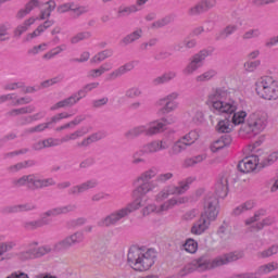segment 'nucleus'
Here are the masks:
<instances>
[{
    "instance_id": "obj_58",
    "label": "nucleus",
    "mask_w": 278,
    "mask_h": 278,
    "mask_svg": "<svg viewBox=\"0 0 278 278\" xmlns=\"http://www.w3.org/2000/svg\"><path fill=\"white\" fill-rule=\"evenodd\" d=\"M179 99L178 92H172L167 94L165 98L159 100L160 105H164V103H175V100Z\"/></svg>"
},
{
    "instance_id": "obj_25",
    "label": "nucleus",
    "mask_w": 278,
    "mask_h": 278,
    "mask_svg": "<svg viewBox=\"0 0 278 278\" xmlns=\"http://www.w3.org/2000/svg\"><path fill=\"white\" fill-rule=\"evenodd\" d=\"M38 21V17H29L25 20L22 24L17 25L13 30L14 38H21L25 34V31H29V27L34 25Z\"/></svg>"
},
{
    "instance_id": "obj_37",
    "label": "nucleus",
    "mask_w": 278,
    "mask_h": 278,
    "mask_svg": "<svg viewBox=\"0 0 278 278\" xmlns=\"http://www.w3.org/2000/svg\"><path fill=\"white\" fill-rule=\"evenodd\" d=\"M255 207V202L253 200L247 201L241 205L237 206L232 211V216H240V214H244V212H249V210H253Z\"/></svg>"
},
{
    "instance_id": "obj_40",
    "label": "nucleus",
    "mask_w": 278,
    "mask_h": 278,
    "mask_svg": "<svg viewBox=\"0 0 278 278\" xmlns=\"http://www.w3.org/2000/svg\"><path fill=\"white\" fill-rule=\"evenodd\" d=\"M49 127H51V123H40L36 126H33L30 128H27L25 130V134L28 136H31V134H42V131H47V129H49Z\"/></svg>"
},
{
    "instance_id": "obj_62",
    "label": "nucleus",
    "mask_w": 278,
    "mask_h": 278,
    "mask_svg": "<svg viewBox=\"0 0 278 278\" xmlns=\"http://www.w3.org/2000/svg\"><path fill=\"white\" fill-rule=\"evenodd\" d=\"M192 121H193V123H195V125H201V123H203V121H205L203 111H199V110L194 111Z\"/></svg>"
},
{
    "instance_id": "obj_41",
    "label": "nucleus",
    "mask_w": 278,
    "mask_h": 278,
    "mask_svg": "<svg viewBox=\"0 0 278 278\" xmlns=\"http://www.w3.org/2000/svg\"><path fill=\"white\" fill-rule=\"evenodd\" d=\"M184 203H188V197H181L178 199L172 198L164 202V206L167 210H173L175 205H184Z\"/></svg>"
},
{
    "instance_id": "obj_26",
    "label": "nucleus",
    "mask_w": 278,
    "mask_h": 278,
    "mask_svg": "<svg viewBox=\"0 0 278 278\" xmlns=\"http://www.w3.org/2000/svg\"><path fill=\"white\" fill-rule=\"evenodd\" d=\"M174 79H177V72L168 71L155 77L152 80V86H164V84H170Z\"/></svg>"
},
{
    "instance_id": "obj_6",
    "label": "nucleus",
    "mask_w": 278,
    "mask_h": 278,
    "mask_svg": "<svg viewBox=\"0 0 278 278\" xmlns=\"http://www.w3.org/2000/svg\"><path fill=\"white\" fill-rule=\"evenodd\" d=\"M208 101L215 114L231 113L238 110V101L230 98L229 90L225 87L213 89L208 94Z\"/></svg>"
},
{
    "instance_id": "obj_22",
    "label": "nucleus",
    "mask_w": 278,
    "mask_h": 278,
    "mask_svg": "<svg viewBox=\"0 0 278 278\" xmlns=\"http://www.w3.org/2000/svg\"><path fill=\"white\" fill-rule=\"evenodd\" d=\"M46 116H47V112L45 111H39L35 114L30 113L28 115L21 116L18 118V125L20 127H26V125H31L33 123L42 121V118H45Z\"/></svg>"
},
{
    "instance_id": "obj_10",
    "label": "nucleus",
    "mask_w": 278,
    "mask_h": 278,
    "mask_svg": "<svg viewBox=\"0 0 278 278\" xmlns=\"http://www.w3.org/2000/svg\"><path fill=\"white\" fill-rule=\"evenodd\" d=\"M256 94L265 101H277L278 81L269 76H264L255 83Z\"/></svg>"
},
{
    "instance_id": "obj_19",
    "label": "nucleus",
    "mask_w": 278,
    "mask_h": 278,
    "mask_svg": "<svg viewBox=\"0 0 278 278\" xmlns=\"http://www.w3.org/2000/svg\"><path fill=\"white\" fill-rule=\"evenodd\" d=\"M149 172H153L154 175L149 179V181L151 184H154V188H152V190L150 192H153L155 190V188H157V184H166V181H170V178L174 177L173 173H165V174H160L157 176V169L155 168H149L148 170H144L143 173H141L139 175V177H142L144 175V173H149ZM156 177V179H155ZM155 179V180H153Z\"/></svg>"
},
{
    "instance_id": "obj_16",
    "label": "nucleus",
    "mask_w": 278,
    "mask_h": 278,
    "mask_svg": "<svg viewBox=\"0 0 278 278\" xmlns=\"http://www.w3.org/2000/svg\"><path fill=\"white\" fill-rule=\"evenodd\" d=\"M169 147L170 146L166 140H152L143 144L140 151L143 155H153L154 153H159V151H166Z\"/></svg>"
},
{
    "instance_id": "obj_47",
    "label": "nucleus",
    "mask_w": 278,
    "mask_h": 278,
    "mask_svg": "<svg viewBox=\"0 0 278 278\" xmlns=\"http://www.w3.org/2000/svg\"><path fill=\"white\" fill-rule=\"evenodd\" d=\"M184 249L187 253L194 254L199 251V243L194 239H187Z\"/></svg>"
},
{
    "instance_id": "obj_7",
    "label": "nucleus",
    "mask_w": 278,
    "mask_h": 278,
    "mask_svg": "<svg viewBox=\"0 0 278 278\" xmlns=\"http://www.w3.org/2000/svg\"><path fill=\"white\" fill-rule=\"evenodd\" d=\"M268 127V114L264 112H256L249 115L247 123L239 129L241 138H254L262 134Z\"/></svg>"
},
{
    "instance_id": "obj_32",
    "label": "nucleus",
    "mask_w": 278,
    "mask_h": 278,
    "mask_svg": "<svg viewBox=\"0 0 278 278\" xmlns=\"http://www.w3.org/2000/svg\"><path fill=\"white\" fill-rule=\"evenodd\" d=\"M140 38H142V28H138V29L134 30L132 33L126 35L121 40V45H123V47H127L129 45H132V42L140 40Z\"/></svg>"
},
{
    "instance_id": "obj_2",
    "label": "nucleus",
    "mask_w": 278,
    "mask_h": 278,
    "mask_svg": "<svg viewBox=\"0 0 278 278\" xmlns=\"http://www.w3.org/2000/svg\"><path fill=\"white\" fill-rule=\"evenodd\" d=\"M86 240V235L84 231H75L72 235L66 236L64 239L58 241L53 245L43 244L35 249H28L17 253V258L21 262H27L28 260H38L49 255V253H60V251H68L72 247H77L84 244Z\"/></svg>"
},
{
    "instance_id": "obj_23",
    "label": "nucleus",
    "mask_w": 278,
    "mask_h": 278,
    "mask_svg": "<svg viewBox=\"0 0 278 278\" xmlns=\"http://www.w3.org/2000/svg\"><path fill=\"white\" fill-rule=\"evenodd\" d=\"M53 25H55V21L47 20L46 22H43V24L39 25L33 33L27 34L24 38V42H29V40L38 38L40 34H43L46 29H49V27H53Z\"/></svg>"
},
{
    "instance_id": "obj_14",
    "label": "nucleus",
    "mask_w": 278,
    "mask_h": 278,
    "mask_svg": "<svg viewBox=\"0 0 278 278\" xmlns=\"http://www.w3.org/2000/svg\"><path fill=\"white\" fill-rule=\"evenodd\" d=\"M229 179H231L230 170H226L219 174L215 184V194H217L219 199H225V197H227L229 193Z\"/></svg>"
},
{
    "instance_id": "obj_38",
    "label": "nucleus",
    "mask_w": 278,
    "mask_h": 278,
    "mask_svg": "<svg viewBox=\"0 0 278 278\" xmlns=\"http://www.w3.org/2000/svg\"><path fill=\"white\" fill-rule=\"evenodd\" d=\"M188 147H190L189 144H187L182 138L178 139L172 147V150L169 152L170 155H179V153H184V151H186V149H188Z\"/></svg>"
},
{
    "instance_id": "obj_33",
    "label": "nucleus",
    "mask_w": 278,
    "mask_h": 278,
    "mask_svg": "<svg viewBox=\"0 0 278 278\" xmlns=\"http://www.w3.org/2000/svg\"><path fill=\"white\" fill-rule=\"evenodd\" d=\"M114 55V50L105 49L103 51L98 52L91 60V64H101V62H105L108 58H112Z\"/></svg>"
},
{
    "instance_id": "obj_21",
    "label": "nucleus",
    "mask_w": 278,
    "mask_h": 278,
    "mask_svg": "<svg viewBox=\"0 0 278 278\" xmlns=\"http://www.w3.org/2000/svg\"><path fill=\"white\" fill-rule=\"evenodd\" d=\"M16 249V241H2L0 242V263L5 260H12V251Z\"/></svg>"
},
{
    "instance_id": "obj_35",
    "label": "nucleus",
    "mask_w": 278,
    "mask_h": 278,
    "mask_svg": "<svg viewBox=\"0 0 278 278\" xmlns=\"http://www.w3.org/2000/svg\"><path fill=\"white\" fill-rule=\"evenodd\" d=\"M175 21L174 15H166L155 22H153L150 26L151 29H162V27H166V25H170Z\"/></svg>"
},
{
    "instance_id": "obj_55",
    "label": "nucleus",
    "mask_w": 278,
    "mask_h": 278,
    "mask_svg": "<svg viewBox=\"0 0 278 278\" xmlns=\"http://www.w3.org/2000/svg\"><path fill=\"white\" fill-rule=\"evenodd\" d=\"M23 228L26 231H36V229H40V222L36 220H26L23 223Z\"/></svg>"
},
{
    "instance_id": "obj_44",
    "label": "nucleus",
    "mask_w": 278,
    "mask_h": 278,
    "mask_svg": "<svg viewBox=\"0 0 278 278\" xmlns=\"http://www.w3.org/2000/svg\"><path fill=\"white\" fill-rule=\"evenodd\" d=\"M90 38H92L91 31H88V30L80 31L71 38V43L77 45L78 42H81V40H90Z\"/></svg>"
},
{
    "instance_id": "obj_15",
    "label": "nucleus",
    "mask_w": 278,
    "mask_h": 278,
    "mask_svg": "<svg viewBox=\"0 0 278 278\" xmlns=\"http://www.w3.org/2000/svg\"><path fill=\"white\" fill-rule=\"evenodd\" d=\"M275 270H278V263L277 262H270L264 265H261L256 271L251 273H243L236 275L235 278H260L263 275H269V273H273Z\"/></svg>"
},
{
    "instance_id": "obj_61",
    "label": "nucleus",
    "mask_w": 278,
    "mask_h": 278,
    "mask_svg": "<svg viewBox=\"0 0 278 278\" xmlns=\"http://www.w3.org/2000/svg\"><path fill=\"white\" fill-rule=\"evenodd\" d=\"M25 8L28 11V14H30L36 8H42V3L39 0H30L26 3Z\"/></svg>"
},
{
    "instance_id": "obj_12",
    "label": "nucleus",
    "mask_w": 278,
    "mask_h": 278,
    "mask_svg": "<svg viewBox=\"0 0 278 278\" xmlns=\"http://www.w3.org/2000/svg\"><path fill=\"white\" fill-rule=\"evenodd\" d=\"M212 55V51L210 50H201L197 54H194L189 64L184 68L182 73L184 75H193L203 66V62H205L206 58H210Z\"/></svg>"
},
{
    "instance_id": "obj_3",
    "label": "nucleus",
    "mask_w": 278,
    "mask_h": 278,
    "mask_svg": "<svg viewBox=\"0 0 278 278\" xmlns=\"http://www.w3.org/2000/svg\"><path fill=\"white\" fill-rule=\"evenodd\" d=\"M242 257H244V252L242 251L229 252L213 260L210 258V255L204 254L185 265L179 271V277L192 275L195 270H198V273H205V270H212L220 266H226V264H231V262H238V260H242Z\"/></svg>"
},
{
    "instance_id": "obj_36",
    "label": "nucleus",
    "mask_w": 278,
    "mask_h": 278,
    "mask_svg": "<svg viewBox=\"0 0 278 278\" xmlns=\"http://www.w3.org/2000/svg\"><path fill=\"white\" fill-rule=\"evenodd\" d=\"M270 225H275V217L273 216L265 217L262 222L252 225L251 231H262L264 227H270Z\"/></svg>"
},
{
    "instance_id": "obj_57",
    "label": "nucleus",
    "mask_w": 278,
    "mask_h": 278,
    "mask_svg": "<svg viewBox=\"0 0 278 278\" xmlns=\"http://www.w3.org/2000/svg\"><path fill=\"white\" fill-rule=\"evenodd\" d=\"M50 212L51 210L46 211L45 213H42L41 218L38 219L40 228L45 227L46 225H51V219L49 218L58 216V215H47Z\"/></svg>"
},
{
    "instance_id": "obj_11",
    "label": "nucleus",
    "mask_w": 278,
    "mask_h": 278,
    "mask_svg": "<svg viewBox=\"0 0 278 278\" xmlns=\"http://www.w3.org/2000/svg\"><path fill=\"white\" fill-rule=\"evenodd\" d=\"M98 86L99 83H89L85 85L81 89H79L77 92L70 96L68 98L56 102L54 105L50 108V110L54 112L55 110H60L62 108H73V105L79 103L81 99H86L88 92H92V90H96Z\"/></svg>"
},
{
    "instance_id": "obj_39",
    "label": "nucleus",
    "mask_w": 278,
    "mask_h": 278,
    "mask_svg": "<svg viewBox=\"0 0 278 278\" xmlns=\"http://www.w3.org/2000/svg\"><path fill=\"white\" fill-rule=\"evenodd\" d=\"M231 129L232 126L229 117L219 121L218 124L216 125V131H218V134H230Z\"/></svg>"
},
{
    "instance_id": "obj_45",
    "label": "nucleus",
    "mask_w": 278,
    "mask_h": 278,
    "mask_svg": "<svg viewBox=\"0 0 278 278\" xmlns=\"http://www.w3.org/2000/svg\"><path fill=\"white\" fill-rule=\"evenodd\" d=\"M262 36V30L260 28H251L244 31L241 36L242 40H253V38H260Z\"/></svg>"
},
{
    "instance_id": "obj_63",
    "label": "nucleus",
    "mask_w": 278,
    "mask_h": 278,
    "mask_svg": "<svg viewBox=\"0 0 278 278\" xmlns=\"http://www.w3.org/2000/svg\"><path fill=\"white\" fill-rule=\"evenodd\" d=\"M43 147L45 149H49L51 147H60V139H55V138L43 139Z\"/></svg>"
},
{
    "instance_id": "obj_8",
    "label": "nucleus",
    "mask_w": 278,
    "mask_h": 278,
    "mask_svg": "<svg viewBox=\"0 0 278 278\" xmlns=\"http://www.w3.org/2000/svg\"><path fill=\"white\" fill-rule=\"evenodd\" d=\"M13 188H23L27 187L28 190H42L45 188H51L55 186V179L53 178H40L36 174L24 175L20 178L12 180Z\"/></svg>"
},
{
    "instance_id": "obj_17",
    "label": "nucleus",
    "mask_w": 278,
    "mask_h": 278,
    "mask_svg": "<svg viewBox=\"0 0 278 278\" xmlns=\"http://www.w3.org/2000/svg\"><path fill=\"white\" fill-rule=\"evenodd\" d=\"M195 178L194 177H188L184 180H180L178 182V186H167L165 188V191H167L168 197H170V194H186V192H188V190H190V186H192V184H194Z\"/></svg>"
},
{
    "instance_id": "obj_28",
    "label": "nucleus",
    "mask_w": 278,
    "mask_h": 278,
    "mask_svg": "<svg viewBox=\"0 0 278 278\" xmlns=\"http://www.w3.org/2000/svg\"><path fill=\"white\" fill-rule=\"evenodd\" d=\"M164 212H167L164 203L159 206L155 203H150L141 210L142 216H151V214H164Z\"/></svg>"
},
{
    "instance_id": "obj_31",
    "label": "nucleus",
    "mask_w": 278,
    "mask_h": 278,
    "mask_svg": "<svg viewBox=\"0 0 278 278\" xmlns=\"http://www.w3.org/2000/svg\"><path fill=\"white\" fill-rule=\"evenodd\" d=\"M236 31H238V25L229 24L215 35V40H227V38L232 36V34H236Z\"/></svg>"
},
{
    "instance_id": "obj_56",
    "label": "nucleus",
    "mask_w": 278,
    "mask_h": 278,
    "mask_svg": "<svg viewBox=\"0 0 278 278\" xmlns=\"http://www.w3.org/2000/svg\"><path fill=\"white\" fill-rule=\"evenodd\" d=\"M142 155H144L142 150L134 152L131 164H134V166H138V164H147V160L142 159Z\"/></svg>"
},
{
    "instance_id": "obj_13",
    "label": "nucleus",
    "mask_w": 278,
    "mask_h": 278,
    "mask_svg": "<svg viewBox=\"0 0 278 278\" xmlns=\"http://www.w3.org/2000/svg\"><path fill=\"white\" fill-rule=\"evenodd\" d=\"M218 5V0H200L193 7H190L187 11L188 16H201L214 10Z\"/></svg>"
},
{
    "instance_id": "obj_53",
    "label": "nucleus",
    "mask_w": 278,
    "mask_h": 278,
    "mask_svg": "<svg viewBox=\"0 0 278 278\" xmlns=\"http://www.w3.org/2000/svg\"><path fill=\"white\" fill-rule=\"evenodd\" d=\"M278 254V245H271L267 250H264L258 253V256L265 260L266 257H273V255Z\"/></svg>"
},
{
    "instance_id": "obj_49",
    "label": "nucleus",
    "mask_w": 278,
    "mask_h": 278,
    "mask_svg": "<svg viewBox=\"0 0 278 278\" xmlns=\"http://www.w3.org/2000/svg\"><path fill=\"white\" fill-rule=\"evenodd\" d=\"M266 216V210L261 208L254 213V216L245 219V225H253V223H257L258 220H262Z\"/></svg>"
},
{
    "instance_id": "obj_20",
    "label": "nucleus",
    "mask_w": 278,
    "mask_h": 278,
    "mask_svg": "<svg viewBox=\"0 0 278 278\" xmlns=\"http://www.w3.org/2000/svg\"><path fill=\"white\" fill-rule=\"evenodd\" d=\"M136 62H128L124 65H121L119 67H117L116 70H114L113 72H111L108 75V81H114V79H118V77H123V75H126V73H129L130 71H134V68H136Z\"/></svg>"
},
{
    "instance_id": "obj_64",
    "label": "nucleus",
    "mask_w": 278,
    "mask_h": 278,
    "mask_svg": "<svg viewBox=\"0 0 278 278\" xmlns=\"http://www.w3.org/2000/svg\"><path fill=\"white\" fill-rule=\"evenodd\" d=\"M36 210V204H17V212H34Z\"/></svg>"
},
{
    "instance_id": "obj_54",
    "label": "nucleus",
    "mask_w": 278,
    "mask_h": 278,
    "mask_svg": "<svg viewBox=\"0 0 278 278\" xmlns=\"http://www.w3.org/2000/svg\"><path fill=\"white\" fill-rule=\"evenodd\" d=\"M98 140H101V137L99 135L93 134L87 138H85L81 142L77 143V147H90L92 142H98Z\"/></svg>"
},
{
    "instance_id": "obj_1",
    "label": "nucleus",
    "mask_w": 278,
    "mask_h": 278,
    "mask_svg": "<svg viewBox=\"0 0 278 278\" xmlns=\"http://www.w3.org/2000/svg\"><path fill=\"white\" fill-rule=\"evenodd\" d=\"M153 175H155V173L150 170L146 172L142 176H138L135 180L137 187L132 191V197L135 200L122 208L113 211L106 215L99 222L98 225L100 227H116L121 220H125V218H128L130 214H134V212H138L140 207H143L144 204L142 203V199H144V197H147L155 187L154 182H150V179L153 177Z\"/></svg>"
},
{
    "instance_id": "obj_59",
    "label": "nucleus",
    "mask_w": 278,
    "mask_h": 278,
    "mask_svg": "<svg viewBox=\"0 0 278 278\" xmlns=\"http://www.w3.org/2000/svg\"><path fill=\"white\" fill-rule=\"evenodd\" d=\"M179 108L177 102H166L165 105L161 109L163 114H169V112H175Z\"/></svg>"
},
{
    "instance_id": "obj_18",
    "label": "nucleus",
    "mask_w": 278,
    "mask_h": 278,
    "mask_svg": "<svg viewBox=\"0 0 278 278\" xmlns=\"http://www.w3.org/2000/svg\"><path fill=\"white\" fill-rule=\"evenodd\" d=\"M257 167L260 168V156L257 155L248 156L238 164V170L244 174L253 173Z\"/></svg>"
},
{
    "instance_id": "obj_4",
    "label": "nucleus",
    "mask_w": 278,
    "mask_h": 278,
    "mask_svg": "<svg viewBox=\"0 0 278 278\" xmlns=\"http://www.w3.org/2000/svg\"><path fill=\"white\" fill-rule=\"evenodd\" d=\"M157 260V252L154 249L131 245L127 254V264L137 273L150 270Z\"/></svg>"
},
{
    "instance_id": "obj_46",
    "label": "nucleus",
    "mask_w": 278,
    "mask_h": 278,
    "mask_svg": "<svg viewBox=\"0 0 278 278\" xmlns=\"http://www.w3.org/2000/svg\"><path fill=\"white\" fill-rule=\"evenodd\" d=\"M97 186H99V181H97V179H90L78 185V187L80 188V194H84V192H88V190L97 188Z\"/></svg>"
},
{
    "instance_id": "obj_51",
    "label": "nucleus",
    "mask_w": 278,
    "mask_h": 278,
    "mask_svg": "<svg viewBox=\"0 0 278 278\" xmlns=\"http://www.w3.org/2000/svg\"><path fill=\"white\" fill-rule=\"evenodd\" d=\"M126 99H138V97H142V89L139 87H131L125 92Z\"/></svg>"
},
{
    "instance_id": "obj_43",
    "label": "nucleus",
    "mask_w": 278,
    "mask_h": 278,
    "mask_svg": "<svg viewBox=\"0 0 278 278\" xmlns=\"http://www.w3.org/2000/svg\"><path fill=\"white\" fill-rule=\"evenodd\" d=\"M278 160V152H273L265 159H260V168H266V166H273Z\"/></svg>"
},
{
    "instance_id": "obj_48",
    "label": "nucleus",
    "mask_w": 278,
    "mask_h": 278,
    "mask_svg": "<svg viewBox=\"0 0 278 278\" xmlns=\"http://www.w3.org/2000/svg\"><path fill=\"white\" fill-rule=\"evenodd\" d=\"M88 223L86 217H77L75 219H71L66 223L68 229H77V227H84Z\"/></svg>"
},
{
    "instance_id": "obj_5",
    "label": "nucleus",
    "mask_w": 278,
    "mask_h": 278,
    "mask_svg": "<svg viewBox=\"0 0 278 278\" xmlns=\"http://www.w3.org/2000/svg\"><path fill=\"white\" fill-rule=\"evenodd\" d=\"M218 217V198L214 194H208L204 199V213L193 223L191 233L193 236H203L208 229L212 220Z\"/></svg>"
},
{
    "instance_id": "obj_27",
    "label": "nucleus",
    "mask_w": 278,
    "mask_h": 278,
    "mask_svg": "<svg viewBox=\"0 0 278 278\" xmlns=\"http://www.w3.org/2000/svg\"><path fill=\"white\" fill-rule=\"evenodd\" d=\"M231 136L230 135H224L219 139H217L213 144L211 146V151L213 153H218L222 149H225V147H229L231 144Z\"/></svg>"
},
{
    "instance_id": "obj_52",
    "label": "nucleus",
    "mask_w": 278,
    "mask_h": 278,
    "mask_svg": "<svg viewBox=\"0 0 278 278\" xmlns=\"http://www.w3.org/2000/svg\"><path fill=\"white\" fill-rule=\"evenodd\" d=\"M262 64V61L260 60H255V61H248L244 63V71H247V73H255V71H257V68H260Z\"/></svg>"
},
{
    "instance_id": "obj_34",
    "label": "nucleus",
    "mask_w": 278,
    "mask_h": 278,
    "mask_svg": "<svg viewBox=\"0 0 278 278\" xmlns=\"http://www.w3.org/2000/svg\"><path fill=\"white\" fill-rule=\"evenodd\" d=\"M207 160V154H199L189 159H186L184 161L182 166L185 168H192V166H197V164H201L202 162H205Z\"/></svg>"
},
{
    "instance_id": "obj_42",
    "label": "nucleus",
    "mask_w": 278,
    "mask_h": 278,
    "mask_svg": "<svg viewBox=\"0 0 278 278\" xmlns=\"http://www.w3.org/2000/svg\"><path fill=\"white\" fill-rule=\"evenodd\" d=\"M216 75H218V72H216V70H207L203 74L197 76L195 81H198L199 84H203L205 81H210L211 79H214Z\"/></svg>"
},
{
    "instance_id": "obj_29",
    "label": "nucleus",
    "mask_w": 278,
    "mask_h": 278,
    "mask_svg": "<svg viewBox=\"0 0 278 278\" xmlns=\"http://www.w3.org/2000/svg\"><path fill=\"white\" fill-rule=\"evenodd\" d=\"M36 112V106L35 105H27V106H22L20 109H12L7 112V116L9 118H14L16 116H24V114H34Z\"/></svg>"
},
{
    "instance_id": "obj_30",
    "label": "nucleus",
    "mask_w": 278,
    "mask_h": 278,
    "mask_svg": "<svg viewBox=\"0 0 278 278\" xmlns=\"http://www.w3.org/2000/svg\"><path fill=\"white\" fill-rule=\"evenodd\" d=\"M223 114L228 115V118L232 125H243L244 121H247V112L244 111L224 112Z\"/></svg>"
},
{
    "instance_id": "obj_9",
    "label": "nucleus",
    "mask_w": 278,
    "mask_h": 278,
    "mask_svg": "<svg viewBox=\"0 0 278 278\" xmlns=\"http://www.w3.org/2000/svg\"><path fill=\"white\" fill-rule=\"evenodd\" d=\"M166 123L170 124L167 119H163V122L160 121H153L144 125L136 126L128 131L125 132V138L127 140H134V138H138V136H157V134H162L164 131V127H166Z\"/></svg>"
},
{
    "instance_id": "obj_60",
    "label": "nucleus",
    "mask_w": 278,
    "mask_h": 278,
    "mask_svg": "<svg viewBox=\"0 0 278 278\" xmlns=\"http://www.w3.org/2000/svg\"><path fill=\"white\" fill-rule=\"evenodd\" d=\"M33 99L31 97H22V98H16L13 100V105H29L31 103Z\"/></svg>"
},
{
    "instance_id": "obj_50",
    "label": "nucleus",
    "mask_w": 278,
    "mask_h": 278,
    "mask_svg": "<svg viewBox=\"0 0 278 278\" xmlns=\"http://www.w3.org/2000/svg\"><path fill=\"white\" fill-rule=\"evenodd\" d=\"M181 139L186 142L187 146L192 147L195 140H199V132L197 130H191L189 134L181 137Z\"/></svg>"
},
{
    "instance_id": "obj_24",
    "label": "nucleus",
    "mask_w": 278,
    "mask_h": 278,
    "mask_svg": "<svg viewBox=\"0 0 278 278\" xmlns=\"http://www.w3.org/2000/svg\"><path fill=\"white\" fill-rule=\"evenodd\" d=\"M73 212H77V204L76 203H70L63 206L51 208L49 213H47L48 216H62L63 214H71Z\"/></svg>"
}]
</instances>
